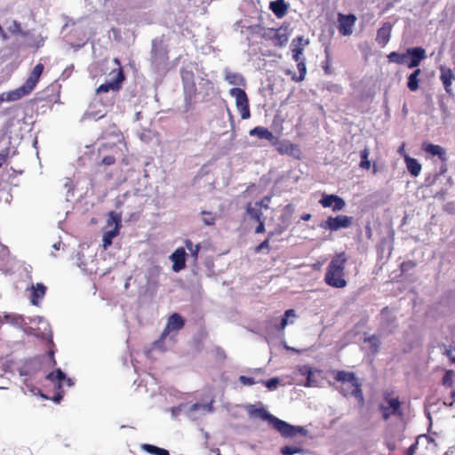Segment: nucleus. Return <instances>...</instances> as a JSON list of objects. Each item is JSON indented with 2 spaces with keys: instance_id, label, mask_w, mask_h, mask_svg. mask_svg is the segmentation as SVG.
Instances as JSON below:
<instances>
[{
  "instance_id": "nucleus-1",
  "label": "nucleus",
  "mask_w": 455,
  "mask_h": 455,
  "mask_svg": "<svg viewBox=\"0 0 455 455\" xmlns=\"http://www.w3.org/2000/svg\"><path fill=\"white\" fill-rule=\"evenodd\" d=\"M72 385V379L67 378L64 371H50L45 378L44 391L36 387L31 389V392L34 395H39L44 399L59 403L63 398V387H69Z\"/></svg>"
},
{
  "instance_id": "nucleus-2",
  "label": "nucleus",
  "mask_w": 455,
  "mask_h": 455,
  "mask_svg": "<svg viewBox=\"0 0 455 455\" xmlns=\"http://www.w3.org/2000/svg\"><path fill=\"white\" fill-rule=\"evenodd\" d=\"M44 69V66L42 63L36 64L30 71L28 78L22 85L16 88L15 90L10 91L6 93L0 94V104L4 101H16L20 99L29 95L34 89L36 87L40 76H42Z\"/></svg>"
},
{
  "instance_id": "nucleus-3",
  "label": "nucleus",
  "mask_w": 455,
  "mask_h": 455,
  "mask_svg": "<svg viewBox=\"0 0 455 455\" xmlns=\"http://www.w3.org/2000/svg\"><path fill=\"white\" fill-rule=\"evenodd\" d=\"M347 263V257L345 252L337 254L327 267L324 281L325 283L334 288H344L347 286L345 279V267Z\"/></svg>"
},
{
  "instance_id": "nucleus-4",
  "label": "nucleus",
  "mask_w": 455,
  "mask_h": 455,
  "mask_svg": "<svg viewBox=\"0 0 455 455\" xmlns=\"http://www.w3.org/2000/svg\"><path fill=\"white\" fill-rule=\"evenodd\" d=\"M339 383L338 388L344 396H354L360 405H363L364 398L361 388V383L352 371H337L334 377Z\"/></svg>"
},
{
  "instance_id": "nucleus-5",
  "label": "nucleus",
  "mask_w": 455,
  "mask_h": 455,
  "mask_svg": "<svg viewBox=\"0 0 455 455\" xmlns=\"http://www.w3.org/2000/svg\"><path fill=\"white\" fill-rule=\"evenodd\" d=\"M309 438L305 427L286 423V455L302 452Z\"/></svg>"
},
{
  "instance_id": "nucleus-6",
  "label": "nucleus",
  "mask_w": 455,
  "mask_h": 455,
  "mask_svg": "<svg viewBox=\"0 0 455 455\" xmlns=\"http://www.w3.org/2000/svg\"><path fill=\"white\" fill-rule=\"evenodd\" d=\"M308 44L309 40L305 39L303 36H298L291 43L292 59L297 62V68L299 70V76H297L295 73L291 75L292 80L296 82L303 81L307 74V67L305 64V58L303 57V51Z\"/></svg>"
},
{
  "instance_id": "nucleus-7",
  "label": "nucleus",
  "mask_w": 455,
  "mask_h": 455,
  "mask_svg": "<svg viewBox=\"0 0 455 455\" xmlns=\"http://www.w3.org/2000/svg\"><path fill=\"white\" fill-rule=\"evenodd\" d=\"M382 419H389L391 417H402V403L399 397L392 390L383 393L382 402L379 405Z\"/></svg>"
},
{
  "instance_id": "nucleus-8",
  "label": "nucleus",
  "mask_w": 455,
  "mask_h": 455,
  "mask_svg": "<svg viewBox=\"0 0 455 455\" xmlns=\"http://www.w3.org/2000/svg\"><path fill=\"white\" fill-rule=\"evenodd\" d=\"M246 411L250 419H259L266 421L269 426L284 434V421L271 415L260 403L248 405Z\"/></svg>"
},
{
  "instance_id": "nucleus-9",
  "label": "nucleus",
  "mask_w": 455,
  "mask_h": 455,
  "mask_svg": "<svg viewBox=\"0 0 455 455\" xmlns=\"http://www.w3.org/2000/svg\"><path fill=\"white\" fill-rule=\"evenodd\" d=\"M116 65L118 66L117 68H114L111 70L108 74V76L110 77L109 81H107L106 83L100 84L97 90V94L108 92L110 91L117 92L122 88V84L124 81L125 80V76L123 68L121 67L120 61L118 59H115L114 60Z\"/></svg>"
},
{
  "instance_id": "nucleus-10",
  "label": "nucleus",
  "mask_w": 455,
  "mask_h": 455,
  "mask_svg": "<svg viewBox=\"0 0 455 455\" xmlns=\"http://www.w3.org/2000/svg\"><path fill=\"white\" fill-rule=\"evenodd\" d=\"M185 325V319L178 313L172 314L167 319V323L163 332L160 335L159 339L156 340L152 344V349L161 348L164 345V341L166 337L172 331H179Z\"/></svg>"
},
{
  "instance_id": "nucleus-11",
  "label": "nucleus",
  "mask_w": 455,
  "mask_h": 455,
  "mask_svg": "<svg viewBox=\"0 0 455 455\" xmlns=\"http://www.w3.org/2000/svg\"><path fill=\"white\" fill-rule=\"evenodd\" d=\"M353 223V217L339 214L337 216H329L325 220L320 223V228L331 232L338 231L341 228H348Z\"/></svg>"
},
{
  "instance_id": "nucleus-12",
  "label": "nucleus",
  "mask_w": 455,
  "mask_h": 455,
  "mask_svg": "<svg viewBox=\"0 0 455 455\" xmlns=\"http://www.w3.org/2000/svg\"><path fill=\"white\" fill-rule=\"evenodd\" d=\"M435 444L434 440L426 435L417 437L415 443L408 449V455H428L427 451L433 450Z\"/></svg>"
},
{
  "instance_id": "nucleus-13",
  "label": "nucleus",
  "mask_w": 455,
  "mask_h": 455,
  "mask_svg": "<svg viewBox=\"0 0 455 455\" xmlns=\"http://www.w3.org/2000/svg\"><path fill=\"white\" fill-rule=\"evenodd\" d=\"M229 92L231 96L235 98V105L242 119L250 118L251 112L246 92L241 88H232Z\"/></svg>"
},
{
  "instance_id": "nucleus-14",
  "label": "nucleus",
  "mask_w": 455,
  "mask_h": 455,
  "mask_svg": "<svg viewBox=\"0 0 455 455\" xmlns=\"http://www.w3.org/2000/svg\"><path fill=\"white\" fill-rule=\"evenodd\" d=\"M108 222L115 223V228L105 232L103 235L102 247L104 250H107L112 244L113 238L118 235L121 228V216L114 212H110Z\"/></svg>"
},
{
  "instance_id": "nucleus-15",
  "label": "nucleus",
  "mask_w": 455,
  "mask_h": 455,
  "mask_svg": "<svg viewBox=\"0 0 455 455\" xmlns=\"http://www.w3.org/2000/svg\"><path fill=\"white\" fill-rule=\"evenodd\" d=\"M262 37L274 46L282 47L284 43V28L280 26L278 28H264Z\"/></svg>"
},
{
  "instance_id": "nucleus-16",
  "label": "nucleus",
  "mask_w": 455,
  "mask_h": 455,
  "mask_svg": "<svg viewBox=\"0 0 455 455\" xmlns=\"http://www.w3.org/2000/svg\"><path fill=\"white\" fill-rule=\"evenodd\" d=\"M270 201V198L266 196L261 201H258L255 203H248L246 205V212L251 217V220L255 221H259L263 219L262 208H267V203Z\"/></svg>"
},
{
  "instance_id": "nucleus-17",
  "label": "nucleus",
  "mask_w": 455,
  "mask_h": 455,
  "mask_svg": "<svg viewBox=\"0 0 455 455\" xmlns=\"http://www.w3.org/2000/svg\"><path fill=\"white\" fill-rule=\"evenodd\" d=\"M319 204L323 208H331L333 212L341 211L346 206L344 199L337 195L323 194L322 198L319 200Z\"/></svg>"
},
{
  "instance_id": "nucleus-18",
  "label": "nucleus",
  "mask_w": 455,
  "mask_h": 455,
  "mask_svg": "<svg viewBox=\"0 0 455 455\" xmlns=\"http://www.w3.org/2000/svg\"><path fill=\"white\" fill-rule=\"evenodd\" d=\"M338 30L342 36H350L353 33V27L356 21V17L354 14H342L339 13L338 16Z\"/></svg>"
},
{
  "instance_id": "nucleus-19",
  "label": "nucleus",
  "mask_w": 455,
  "mask_h": 455,
  "mask_svg": "<svg viewBox=\"0 0 455 455\" xmlns=\"http://www.w3.org/2000/svg\"><path fill=\"white\" fill-rule=\"evenodd\" d=\"M440 70V80L443 85L444 91L447 94L453 97L455 95L454 91L452 89V82L455 79V75L451 68L441 65L439 68Z\"/></svg>"
},
{
  "instance_id": "nucleus-20",
  "label": "nucleus",
  "mask_w": 455,
  "mask_h": 455,
  "mask_svg": "<svg viewBox=\"0 0 455 455\" xmlns=\"http://www.w3.org/2000/svg\"><path fill=\"white\" fill-rule=\"evenodd\" d=\"M249 135L250 137H253L260 140H267L274 146L278 143L277 136L273 134V132H270V130L263 126H256L250 130Z\"/></svg>"
},
{
  "instance_id": "nucleus-21",
  "label": "nucleus",
  "mask_w": 455,
  "mask_h": 455,
  "mask_svg": "<svg viewBox=\"0 0 455 455\" xmlns=\"http://www.w3.org/2000/svg\"><path fill=\"white\" fill-rule=\"evenodd\" d=\"M455 383V371H445L443 378V385L446 387H452ZM455 403V388L450 391L449 397H443V403L447 407H451Z\"/></svg>"
},
{
  "instance_id": "nucleus-22",
  "label": "nucleus",
  "mask_w": 455,
  "mask_h": 455,
  "mask_svg": "<svg viewBox=\"0 0 455 455\" xmlns=\"http://www.w3.org/2000/svg\"><path fill=\"white\" fill-rule=\"evenodd\" d=\"M408 58L410 60H407V67L409 68H417L426 58V51L422 47L408 48Z\"/></svg>"
},
{
  "instance_id": "nucleus-23",
  "label": "nucleus",
  "mask_w": 455,
  "mask_h": 455,
  "mask_svg": "<svg viewBox=\"0 0 455 455\" xmlns=\"http://www.w3.org/2000/svg\"><path fill=\"white\" fill-rule=\"evenodd\" d=\"M186 256L187 253L185 249L180 247L176 249L172 255L170 256L171 260L172 261V270L174 272H180V270L186 267Z\"/></svg>"
},
{
  "instance_id": "nucleus-24",
  "label": "nucleus",
  "mask_w": 455,
  "mask_h": 455,
  "mask_svg": "<svg viewBox=\"0 0 455 455\" xmlns=\"http://www.w3.org/2000/svg\"><path fill=\"white\" fill-rule=\"evenodd\" d=\"M393 25L390 22H385L377 30L376 42L382 47L386 46L390 40Z\"/></svg>"
},
{
  "instance_id": "nucleus-25",
  "label": "nucleus",
  "mask_w": 455,
  "mask_h": 455,
  "mask_svg": "<svg viewBox=\"0 0 455 455\" xmlns=\"http://www.w3.org/2000/svg\"><path fill=\"white\" fill-rule=\"evenodd\" d=\"M31 290L30 302L34 306H38L40 300L46 293V287L43 283H38L36 286L32 285Z\"/></svg>"
},
{
  "instance_id": "nucleus-26",
  "label": "nucleus",
  "mask_w": 455,
  "mask_h": 455,
  "mask_svg": "<svg viewBox=\"0 0 455 455\" xmlns=\"http://www.w3.org/2000/svg\"><path fill=\"white\" fill-rule=\"evenodd\" d=\"M422 149L432 156H437L443 161L446 160L445 150L439 145L423 142Z\"/></svg>"
},
{
  "instance_id": "nucleus-27",
  "label": "nucleus",
  "mask_w": 455,
  "mask_h": 455,
  "mask_svg": "<svg viewBox=\"0 0 455 455\" xmlns=\"http://www.w3.org/2000/svg\"><path fill=\"white\" fill-rule=\"evenodd\" d=\"M304 377H306L305 386L307 387H320L322 380L320 379V374L323 371H300Z\"/></svg>"
},
{
  "instance_id": "nucleus-28",
  "label": "nucleus",
  "mask_w": 455,
  "mask_h": 455,
  "mask_svg": "<svg viewBox=\"0 0 455 455\" xmlns=\"http://www.w3.org/2000/svg\"><path fill=\"white\" fill-rule=\"evenodd\" d=\"M404 161L406 164L407 170L411 173V175L413 177L419 176L422 169V166L419 164V162L417 159L411 157L409 156H404Z\"/></svg>"
},
{
  "instance_id": "nucleus-29",
  "label": "nucleus",
  "mask_w": 455,
  "mask_h": 455,
  "mask_svg": "<svg viewBox=\"0 0 455 455\" xmlns=\"http://www.w3.org/2000/svg\"><path fill=\"white\" fill-rule=\"evenodd\" d=\"M181 79L184 85V88L190 87L194 91L196 90L195 84V76L193 71L190 70H181Z\"/></svg>"
},
{
  "instance_id": "nucleus-30",
  "label": "nucleus",
  "mask_w": 455,
  "mask_h": 455,
  "mask_svg": "<svg viewBox=\"0 0 455 455\" xmlns=\"http://www.w3.org/2000/svg\"><path fill=\"white\" fill-rule=\"evenodd\" d=\"M420 74L421 70L417 68L408 76L407 87L410 91L416 92L419 89V76Z\"/></svg>"
},
{
  "instance_id": "nucleus-31",
  "label": "nucleus",
  "mask_w": 455,
  "mask_h": 455,
  "mask_svg": "<svg viewBox=\"0 0 455 455\" xmlns=\"http://www.w3.org/2000/svg\"><path fill=\"white\" fill-rule=\"evenodd\" d=\"M387 59L390 62H394L398 65L406 64L408 59V49L404 53L392 52L387 55Z\"/></svg>"
},
{
  "instance_id": "nucleus-32",
  "label": "nucleus",
  "mask_w": 455,
  "mask_h": 455,
  "mask_svg": "<svg viewBox=\"0 0 455 455\" xmlns=\"http://www.w3.org/2000/svg\"><path fill=\"white\" fill-rule=\"evenodd\" d=\"M43 367L45 370H60L56 368V361L54 359V352L50 350L43 358Z\"/></svg>"
},
{
  "instance_id": "nucleus-33",
  "label": "nucleus",
  "mask_w": 455,
  "mask_h": 455,
  "mask_svg": "<svg viewBox=\"0 0 455 455\" xmlns=\"http://www.w3.org/2000/svg\"><path fill=\"white\" fill-rule=\"evenodd\" d=\"M283 122H284L283 117L280 114H277L272 122L270 132H273V134H275V136L278 137L283 129Z\"/></svg>"
},
{
  "instance_id": "nucleus-34",
  "label": "nucleus",
  "mask_w": 455,
  "mask_h": 455,
  "mask_svg": "<svg viewBox=\"0 0 455 455\" xmlns=\"http://www.w3.org/2000/svg\"><path fill=\"white\" fill-rule=\"evenodd\" d=\"M141 449L152 455H170L167 450L155 446L153 444L144 443L141 445Z\"/></svg>"
},
{
  "instance_id": "nucleus-35",
  "label": "nucleus",
  "mask_w": 455,
  "mask_h": 455,
  "mask_svg": "<svg viewBox=\"0 0 455 455\" xmlns=\"http://www.w3.org/2000/svg\"><path fill=\"white\" fill-rule=\"evenodd\" d=\"M270 10L278 17L284 16V0H276L270 3Z\"/></svg>"
},
{
  "instance_id": "nucleus-36",
  "label": "nucleus",
  "mask_w": 455,
  "mask_h": 455,
  "mask_svg": "<svg viewBox=\"0 0 455 455\" xmlns=\"http://www.w3.org/2000/svg\"><path fill=\"white\" fill-rule=\"evenodd\" d=\"M225 79L228 82V84L234 85H239L243 81V78L241 75L230 71L226 72Z\"/></svg>"
},
{
  "instance_id": "nucleus-37",
  "label": "nucleus",
  "mask_w": 455,
  "mask_h": 455,
  "mask_svg": "<svg viewBox=\"0 0 455 455\" xmlns=\"http://www.w3.org/2000/svg\"><path fill=\"white\" fill-rule=\"evenodd\" d=\"M369 155H370V151H369V149L367 148H363L360 152L361 162H360L359 166L362 169H364V170H369L370 169L371 162L368 159L369 158Z\"/></svg>"
},
{
  "instance_id": "nucleus-38",
  "label": "nucleus",
  "mask_w": 455,
  "mask_h": 455,
  "mask_svg": "<svg viewBox=\"0 0 455 455\" xmlns=\"http://www.w3.org/2000/svg\"><path fill=\"white\" fill-rule=\"evenodd\" d=\"M185 246L190 251L191 256L196 260L201 249L200 243L194 245L191 240L187 239L185 241Z\"/></svg>"
},
{
  "instance_id": "nucleus-39",
  "label": "nucleus",
  "mask_w": 455,
  "mask_h": 455,
  "mask_svg": "<svg viewBox=\"0 0 455 455\" xmlns=\"http://www.w3.org/2000/svg\"><path fill=\"white\" fill-rule=\"evenodd\" d=\"M364 341L369 344L370 350L372 354H375L379 351L380 347V341L376 336L372 335L369 338H366Z\"/></svg>"
},
{
  "instance_id": "nucleus-40",
  "label": "nucleus",
  "mask_w": 455,
  "mask_h": 455,
  "mask_svg": "<svg viewBox=\"0 0 455 455\" xmlns=\"http://www.w3.org/2000/svg\"><path fill=\"white\" fill-rule=\"evenodd\" d=\"M325 54H326V60L323 63V69L326 75H331L333 73V70L331 67V58L330 50L328 48L325 49Z\"/></svg>"
},
{
  "instance_id": "nucleus-41",
  "label": "nucleus",
  "mask_w": 455,
  "mask_h": 455,
  "mask_svg": "<svg viewBox=\"0 0 455 455\" xmlns=\"http://www.w3.org/2000/svg\"><path fill=\"white\" fill-rule=\"evenodd\" d=\"M201 214L203 217V222L207 226H212L215 224L216 216L211 212L203 211Z\"/></svg>"
},
{
  "instance_id": "nucleus-42",
  "label": "nucleus",
  "mask_w": 455,
  "mask_h": 455,
  "mask_svg": "<svg viewBox=\"0 0 455 455\" xmlns=\"http://www.w3.org/2000/svg\"><path fill=\"white\" fill-rule=\"evenodd\" d=\"M286 154H291L296 158H299L301 155L300 149L293 144H286Z\"/></svg>"
},
{
  "instance_id": "nucleus-43",
  "label": "nucleus",
  "mask_w": 455,
  "mask_h": 455,
  "mask_svg": "<svg viewBox=\"0 0 455 455\" xmlns=\"http://www.w3.org/2000/svg\"><path fill=\"white\" fill-rule=\"evenodd\" d=\"M268 250L269 249V237H267L266 240H264L260 244L255 247L254 252L259 253L263 250Z\"/></svg>"
},
{
  "instance_id": "nucleus-44",
  "label": "nucleus",
  "mask_w": 455,
  "mask_h": 455,
  "mask_svg": "<svg viewBox=\"0 0 455 455\" xmlns=\"http://www.w3.org/2000/svg\"><path fill=\"white\" fill-rule=\"evenodd\" d=\"M200 409L211 411V405L202 404V403H194V404H192L190 406L189 411H198Z\"/></svg>"
},
{
  "instance_id": "nucleus-45",
  "label": "nucleus",
  "mask_w": 455,
  "mask_h": 455,
  "mask_svg": "<svg viewBox=\"0 0 455 455\" xmlns=\"http://www.w3.org/2000/svg\"><path fill=\"white\" fill-rule=\"evenodd\" d=\"M116 163V157L114 156H105L102 159L100 164L109 166Z\"/></svg>"
},
{
  "instance_id": "nucleus-46",
  "label": "nucleus",
  "mask_w": 455,
  "mask_h": 455,
  "mask_svg": "<svg viewBox=\"0 0 455 455\" xmlns=\"http://www.w3.org/2000/svg\"><path fill=\"white\" fill-rule=\"evenodd\" d=\"M239 380L242 384L246 385V386H251L255 383L253 378L246 377V376H241L239 378Z\"/></svg>"
},
{
  "instance_id": "nucleus-47",
  "label": "nucleus",
  "mask_w": 455,
  "mask_h": 455,
  "mask_svg": "<svg viewBox=\"0 0 455 455\" xmlns=\"http://www.w3.org/2000/svg\"><path fill=\"white\" fill-rule=\"evenodd\" d=\"M278 383V379L274 378L270 379L267 381L265 382V385L267 387L268 389H274L276 387Z\"/></svg>"
},
{
  "instance_id": "nucleus-48",
  "label": "nucleus",
  "mask_w": 455,
  "mask_h": 455,
  "mask_svg": "<svg viewBox=\"0 0 455 455\" xmlns=\"http://www.w3.org/2000/svg\"><path fill=\"white\" fill-rule=\"evenodd\" d=\"M10 149L8 148H5L4 150L0 152V162L4 164L6 162L8 156H9Z\"/></svg>"
},
{
  "instance_id": "nucleus-49",
  "label": "nucleus",
  "mask_w": 455,
  "mask_h": 455,
  "mask_svg": "<svg viewBox=\"0 0 455 455\" xmlns=\"http://www.w3.org/2000/svg\"><path fill=\"white\" fill-rule=\"evenodd\" d=\"M259 225L255 228V233H264L265 232V225H264V220H259Z\"/></svg>"
},
{
  "instance_id": "nucleus-50",
  "label": "nucleus",
  "mask_w": 455,
  "mask_h": 455,
  "mask_svg": "<svg viewBox=\"0 0 455 455\" xmlns=\"http://www.w3.org/2000/svg\"><path fill=\"white\" fill-rule=\"evenodd\" d=\"M311 214L310 213H303L301 216H300V220H304V221H307L311 219Z\"/></svg>"
},
{
  "instance_id": "nucleus-51",
  "label": "nucleus",
  "mask_w": 455,
  "mask_h": 455,
  "mask_svg": "<svg viewBox=\"0 0 455 455\" xmlns=\"http://www.w3.org/2000/svg\"><path fill=\"white\" fill-rule=\"evenodd\" d=\"M447 355H448V356H449L450 360H451V362L455 363V351H454V352H452V351L449 350V351H448V353H447Z\"/></svg>"
},
{
  "instance_id": "nucleus-52",
  "label": "nucleus",
  "mask_w": 455,
  "mask_h": 455,
  "mask_svg": "<svg viewBox=\"0 0 455 455\" xmlns=\"http://www.w3.org/2000/svg\"><path fill=\"white\" fill-rule=\"evenodd\" d=\"M284 328V315L281 316L278 331Z\"/></svg>"
},
{
  "instance_id": "nucleus-53",
  "label": "nucleus",
  "mask_w": 455,
  "mask_h": 455,
  "mask_svg": "<svg viewBox=\"0 0 455 455\" xmlns=\"http://www.w3.org/2000/svg\"><path fill=\"white\" fill-rule=\"evenodd\" d=\"M291 315H294V310L293 309H287L286 310V321Z\"/></svg>"
},
{
  "instance_id": "nucleus-54",
  "label": "nucleus",
  "mask_w": 455,
  "mask_h": 455,
  "mask_svg": "<svg viewBox=\"0 0 455 455\" xmlns=\"http://www.w3.org/2000/svg\"><path fill=\"white\" fill-rule=\"evenodd\" d=\"M114 104H115V99L111 98L110 100H108L107 106L108 107H113Z\"/></svg>"
},
{
  "instance_id": "nucleus-55",
  "label": "nucleus",
  "mask_w": 455,
  "mask_h": 455,
  "mask_svg": "<svg viewBox=\"0 0 455 455\" xmlns=\"http://www.w3.org/2000/svg\"><path fill=\"white\" fill-rule=\"evenodd\" d=\"M277 150L279 151V153H280L281 155L284 154V149L283 148V147H282V146L278 147V148H277Z\"/></svg>"
},
{
  "instance_id": "nucleus-56",
  "label": "nucleus",
  "mask_w": 455,
  "mask_h": 455,
  "mask_svg": "<svg viewBox=\"0 0 455 455\" xmlns=\"http://www.w3.org/2000/svg\"><path fill=\"white\" fill-rule=\"evenodd\" d=\"M302 370L309 371V370H313V369L311 367H308V366H304Z\"/></svg>"
},
{
  "instance_id": "nucleus-57",
  "label": "nucleus",
  "mask_w": 455,
  "mask_h": 455,
  "mask_svg": "<svg viewBox=\"0 0 455 455\" xmlns=\"http://www.w3.org/2000/svg\"><path fill=\"white\" fill-rule=\"evenodd\" d=\"M280 452L284 455V447L280 448Z\"/></svg>"
},
{
  "instance_id": "nucleus-58",
  "label": "nucleus",
  "mask_w": 455,
  "mask_h": 455,
  "mask_svg": "<svg viewBox=\"0 0 455 455\" xmlns=\"http://www.w3.org/2000/svg\"><path fill=\"white\" fill-rule=\"evenodd\" d=\"M20 376H25L28 373V371H20Z\"/></svg>"
},
{
  "instance_id": "nucleus-59",
  "label": "nucleus",
  "mask_w": 455,
  "mask_h": 455,
  "mask_svg": "<svg viewBox=\"0 0 455 455\" xmlns=\"http://www.w3.org/2000/svg\"><path fill=\"white\" fill-rule=\"evenodd\" d=\"M14 25H15L17 28H20V23H18V22H16V21L14 22Z\"/></svg>"
},
{
  "instance_id": "nucleus-60",
  "label": "nucleus",
  "mask_w": 455,
  "mask_h": 455,
  "mask_svg": "<svg viewBox=\"0 0 455 455\" xmlns=\"http://www.w3.org/2000/svg\"><path fill=\"white\" fill-rule=\"evenodd\" d=\"M387 310V307H385L383 309H382V312Z\"/></svg>"
},
{
  "instance_id": "nucleus-61",
  "label": "nucleus",
  "mask_w": 455,
  "mask_h": 455,
  "mask_svg": "<svg viewBox=\"0 0 455 455\" xmlns=\"http://www.w3.org/2000/svg\"><path fill=\"white\" fill-rule=\"evenodd\" d=\"M106 146H103L101 148H99V151H101L102 148H105Z\"/></svg>"
},
{
  "instance_id": "nucleus-62",
  "label": "nucleus",
  "mask_w": 455,
  "mask_h": 455,
  "mask_svg": "<svg viewBox=\"0 0 455 455\" xmlns=\"http://www.w3.org/2000/svg\"><path fill=\"white\" fill-rule=\"evenodd\" d=\"M288 6H289V4L286 3V5H285L286 10L288 9Z\"/></svg>"
},
{
  "instance_id": "nucleus-63",
  "label": "nucleus",
  "mask_w": 455,
  "mask_h": 455,
  "mask_svg": "<svg viewBox=\"0 0 455 455\" xmlns=\"http://www.w3.org/2000/svg\"><path fill=\"white\" fill-rule=\"evenodd\" d=\"M3 164L0 162V168L2 167Z\"/></svg>"
}]
</instances>
